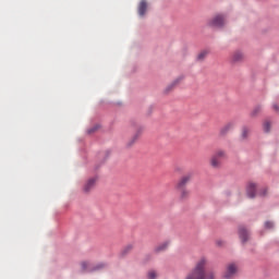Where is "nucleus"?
Returning a JSON list of instances; mask_svg holds the SVG:
<instances>
[{"mask_svg": "<svg viewBox=\"0 0 279 279\" xmlns=\"http://www.w3.org/2000/svg\"><path fill=\"white\" fill-rule=\"evenodd\" d=\"M239 275V266L235 263H230L226 266L222 274L223 279H234Z\"/></svg>", "mask_w": 279, "mask_h": 279, "instance_id": "nucleus-1", "label": "nucleus"}, {"mask_svg": "<svg viewBox=\"0 0 279 279\" xmlns=\"http://www.w3.org/2000/svg\"><path fill=\"white\" fill-rule=\"evenodd\" d=\"M226 157V151L217 150L210 158L209 165L213 169H219L221 167V160Z\"/></svg>", "mask_w": 279, "mask_h": 279, "instance_id": "nucleus-2", "label": "nucleus"}, {"mask_svg": "<svg viewBox=\"0 0 279 279\" xmlns=\"http://www.w3.org/2000/svg\"><path fill=\"white\" fill-rule=\"evenodd\" d=\"M209 27H223L226 25V15L217 14L208 22Z\"/></svg>", "mask_w": 279, "mask_h": 279, "instance_id": "nucleus-3", "label": "nucleus"}, {"mask_svg": "<svg viewBox=\"0 0 279 279\" xmlns=\"http://www.w3.org/2000/svg\"><path fill=\"white\" fill-rule=\"evenodd\" d=\"M192 178H193L192 173H187L181 177L175 185V189H186V184L191 182Z\"/></svg>", "mask_w": 279, "mask_h": 279, "instance_id": "nucleus-4", "label": "nucleus"}, {"mask_svg": "<svg viewBox=\"0 0 279 279\" xmlns=\"http://www.w3.org/2000/svg\"><path fill=\"white\" fill-rule=\"evenodd\" d=\"M256 189L257 185L254 182H248L246 185V195L250 197V199H254L256 197Z\"/></svg>", "mask_w": 279, "mask_h": 279, "instance_id": "nucleus-5", "label": "nucleus"}, {"mask_svg": "<svg viewBox=\"0 0 279 279\" xmlns=\"http://www.w3.org/2000/svg\"><path fill=\"white\" fill-rule=\"evenodd\" d=\"M236 122L234 121H230L227 124H225L220 130L221 136H226V134H228V132H231V130H234Z\"/></svg>", "mask_w": 279, "mask_h": 279, "instance_id": "nucleus-6", "label": "nucleus"}, {"mask_svg": "<svg viewBox=\"0 0 279 279\" xmlns=\"http://www.w3.org/2000/svg\"><path fill=\"white\" fill-rule=\"evenodd\" d=\"M95 184H97V178L89 179L83 187L84 193H90L95 189Z\"/></svg>", "mask_w": 279, "mask_h": 279, "instance_id": "nucleus-7", "label": "nucleus"}, {"mask_svg": "<svg viewBox=\"0 0 279 279\" xmlns=\"http://www.w3.org/2000/svg\"><path fill=\"white\" fill-rule=\"evenodd\" d=\"M239 235L242 243H246V241L250 239V232H247V229H245L244 227L239 228Z\"/></svg>", "mask_w": 279, "mask_h": 279, "instance_id": "nucleus-8", "label": "nucleus"}, {"mask_svg": "<svg viewBox=\"0 0 279 279\" xmlns=\"http://www.w3.org/2000/svg\"><path fill=\"white\" fill-rule=\"evenodd\" d=\"M177 191L180 192V199H187L191 195V192L186 187H177Z\"/></svg>", "mask_w": 279, "mask_h": 279, "instance_id": "nucleus-9", "label": "nucleus"}, {"mask_svg": "<svg viewBox=\"0 0 279 279\" xmlns=\"http://www.w3.org/2000/svg\"><path fill=\"white\" fill-rule=\"evenodd\" d=\"M243 52L241 51H235L231 56V62H243Z\"/></svg>", "mask_w": 279, "mask_h": 279, "instance_id": "nucleus-10", "label": "nucleus"}, {"mask_svg": "<svg viewBox=\"0 0 279 279\" xmlns=\"http://www.w3.org/2000/svg\"><path fill=\"white\" fill-rule=\"evenodd\" d=\"M137 12L141 16H143L145 14V12H147V1L142 0L138 4L137 8Z\"/></svg>", "mask_w": 279, "mask_h": 279, "instance_id": "nucleus-11", "label": "nucleus"}, {"mask_svg": "<svg viewBox=\"0 0 279 279\" xmlns=\"http://www.w3.org/2000/svg\"><path fill=\"white\" fill-rule=\"evenodd\" d=\"M167 247H169V241H166L161 244H159L158 246L155 247V252H165V250H167Z\"/></svg>", "mask_w": 279, "mask_h": 279, "instance_id": "nucleus-12", "label": "nucleus"}, {"mask_svg": "<svg viewBox=\"0 0 279 279\" xmlns=\"http://www.w3.org/2000/svg\"><path fill=\"white\" fill-rule=\"evenodd\" d=\"M141 134H143V129L140 128L137 130V132L134 134V136L132 137L130 145H134V143H136L137 138H141Z\"/></svg>", "mask_w": 279, "mask_h": 279, "instance_id": "nucleus-13", "label": "nucleus"}, {"mask_svg": "<svg viewBox=\"0 0 279 279\" xmlns=\"http://www.w3.org/2000/svg\"><path fill=\"white\" fill-rule=\"evenodd\" d=\"M250 133H251L250 128L247 126L242 128L241 138L245 141L246 138H248Z\"/></svg>", "mask_w": 279, "mask_h": 279, "instance_id": "nucleus-14", "label": "nucleus"}, {"mask_svg": "<svg viewBox=\"0 0 279 279\" xmlns=\"http://www.w3.org/2000/svg\"><path fill=\"white\" fill-rule=\"evenodd\" d=\"M264 132H271V122H269L268 120L264 122Z\"/></svg>", "mask_w": 279, "mask_h": 279, "instance_id": "nucleus-15", "label": "nucleus"}, {"mask_svg": "<svg viewBox=\"0 0 279 279\" xmlns=\"http://www.w3.org/2000/svg\"><path fill=\"white\" fill-rule=\"evenodd\" d=\"M148 279H156L158 278V272H156V270H149L148 275H147Z\"/></svg>", "mask_w": 279, "mask_h": 279, "instance_id": "nucleus-16", "label": "nucleus"}, {"mask_svg": "<svg viewBox=\"0 0 279 279\" xmlns=\"http://www.w3.org/2000/svg\"><path fill=\"white\" fill-rule=\"evenodd\" d=\"M216 278V275L214 271H210V272H205V279H215Z\"/></svg>", "mask_w": 279, "mask_h": 279, "instance_id": "nucleus-17", "label": "nucleus"}, {"mask_svg": "<svg viewBox=\"0 0 279 279\" xmlns=\"http://www.w3.org/2000/svg\"><path fill=\"white\" fill-rule=\"evenodd\" d=\"M265 228H266V230H271V228H274V222H271V221H266V222H265Z\"/></svg>", "mask_w": 279, "mask_h": 279, "instance_id": "nucleus-18", "label": "nucleus"}, {"mask_svg": "<svg viewBox=\"0 0 279 279\" xmlns=\"http://www.w3.org/2000/svg\"><path fill=\"white\" fill-rule=\"evenodd\" d=\"M206 56H208V52L207 51H203L198 54V60H204V58H206Z\"/></svg>", "mask_w": 279, "mask_h": 279, "instance_id": "nucleus-19", "label": "nucleus"}, {"mask_svg": "<svg viewBox=\"0 0 279 279\" xmlns=\"http://www.w3.org/2000/svg\"><path fill=\"white\" fill-rule=\"evenodd\" d=\"M88 265H89L88 263L83 262L82 263V268L85 269V270L87 269L88 271H90V269H88Z\"/></svg>", "mask_w": 279, "mask_h": 279, "instance_id": "nucleus-20", "label": "nucleus"}, {"mask_svg": "<svg viewBox=\"0 0 279 279\" xmlns=\"http://www.w3.org/2000/svg\"><path fill=\"white\" fill-rule=\"evenodd\" d=\"M216 245H217L218 247H221V245H223V241H222V240H217V241H216Z\"/></svg>", "mask_w": 279, "mask_h": 279, "instance_id": "nucleus-21", "label": "nucleus"}, {"mask_svg": "<svg viewBox=\"0 0 279 279\" xmlns=\"http://www.w3.org/2000/svg\"><path fill=\"white\" fill-rule=\"evenodd\" d=\"M258 112H260V107H257V108L252 112L253 117L256 116V113H258Z\"/></svg>", "mask_w": 279, "mask_h": 279, "instance_id": "nucleus-22", "label": "nucleus"}, {"mask_svg": "<svg viewBox=\"0 0 279 279\" xmlns=\"http://www.w3.org/2000/svg\"><path fill=\"white\" fill-rule=\"evenodd\" d=\"M96 130H97V126H95V128L88 130V134H93V132H96Z\"/></svg>", "mask_w": 279, "mask_h": 279, "instance_id": "nucleus-23", "label": "nucleus"}, {"mask_svg": "<svg viewBox=\"0 0 279 279\" xmlns=\"http://www.w3.org/2000/svg\"><path fill=\"white\" fill-rule=\"evenodd\" d=\"M272 108H274V110H276V112H278V110H279L278 104H275V105L272 106Z\"/></svg>", "mask_w": 279, "mask_h": 279, "instance_id": "nucleus-24", "label": "nucleus"}, {"mask_svg": "<svg viewBox=\"0 0 279 279\" xmlns=\"http://www.w3.org/2000/svg\"><path fill=\"white\" fill-rule=\"evenodd\" d=\"M260 195H263V196L267 195V189H264V190L260 192Z\"/></svg>", "mask_w": 279, "mask_h": 279, "instance_id": "nucleus-25", "label": "nucleus"}, {"mask_svg": "<svg viewBox=\"0 0 279 279\" xmlns=\"http://www.w3.org/2000/svg\"><path fill=\"white\" fill-rule=\"evenodd\" d=\"M96 269H99V266H96Z\"/></svg>", "mask_w": 279, "mask_h": 279, "instance_id": "nucleus-26", "label": "nucleus"}]
</instances>
